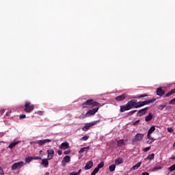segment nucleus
I'll use <instances>...</instances> for the list:
<instances>
[{
	"mask_svg": "<svg viewBox=\"0 0 175 175\" xmlns=\"http://www.w3.org/2000/svg\"><path fill=\"white\" fill-rule=\"evenodd\" d=\"M96 106L100 107V103L95 101L94 99L87 100L85 103H82V109H90Z\"/></svg>",
	"mask_w": 175,
	"mask_h": 175,
	"instance_id": "1",
	"label": "nucleus"
},
{
	"mask_svg": "<svg viewBox=\"0 0 175 175\" xmlns=\"http://www.w3.org/2000/svg\"><path fill=\"white\" fill-rule=\"evenodd\" d=\"M144 139V134L143 133H137L134 137V139L132 140V144L135 146V144H137V143L142 142Z\"/></svg>",
	"mask_w": 175,
	"mask_h": 175,
	"instance_id": "2",
	"label": "nucleus"
},
{
	"mask_svg": "<svg viewBox=\"0 0 175 175\" xmlns=\"http://www.w3.org/2000/svg\"><path fill=\"white\" fill-rule=\"evenodd\" d=\"M33 109H35V106L33 104H31V102H25L24 109L25 113H31V111H33Z\"/></svg>",
	"mask_w": 175,
	"mask_h": 175,
	"instance_id": "3",
	"label": "nucleus"
},
{
	"mask_svg": "<svg viewBox=\"0 0 175 175\" xmlns=\"http://www.w3.org/2000/svg\"><path fill=\"white\" fill-rule=\"evenodd\" d=\"M98 122H100V120H96V121L92 122L90 123L86 124L82 128V131H83L84 132H87V131H88V129H90V128H91V126H94V125H96V124H98Z\"/></svg>",
	"mask_w": 175,
	"mask_h": 175,
	"instance_id": "4",
	"label": "nucleus"
},
{
	"mask_svg": "<svg viewBox=\"0 0 175 175\" xmlns=\"http://www.w3.org/2000/svg\"><path fill=\"white\" fill-rule=\"evenodd\" d=\"M98 110H99V107H96L88 111L85 117H91V116L95 115L96 113H98Z\"/></svg>",
	"mask_w": 175,
	"mask_h": 175,
	"instance_id": "5",
	"label": "nucleus"
},
{
	"mask_svg": "<svg viewBox=\"0 0 175 175\" xmlns=\"http://www.w3.org/2000/svg\"><path fill=\"white\" fill-rule=\"evenodd\" d=\"M23 166H24V162L23 161L15 163L12 165V170H17V169H20Z\"/></svg>",
	"mask_w": 175,
	"mask_h": 175,
	"instance_id": "6",
	"label": "nucleus"
},
{
	"mask_svg": "<svg viewBox=\"0 0 175 175\" xmlns=\"http://www.w3.org/2000/svg\"><path fill=\"white\" fill-rule=\"evenodd\" d=\"M127 103L130 106V109H137V100L135 99L131 100Z\"/></svg>",
	"mask_w": 175,
	"mask_h": 175,
	"instance_id": "7",
	"label": "nucleus"
},
{
	"mask_svg": "<svg viewBox=\"0 0 175 175\" xmlns=\"http://www.w3.org/2000/svg\"><path fill=\"white\" fill-rule=\"evenodd\" d=\"M47 158L49 159V161L53 159V158H54V155L55 154V152H54L53 149H49L47 150Z\"/></svg>",
	"mask_w": 175,
	"mask_h": 175,
	"instance_id": "8",
	"label": "nucleus"
},
{
	"mask_svg": "<svg viewBox=\"0 0 175 175\" xmlns=\"http://www.w3.org/2000/svg\"><path fill=\"white\" fill-rule=\"evenodd\" d=\"M128 97V95L126 94H123L120 96H118L116 97V100L117 102H122L123 100H125V99Z\"/></svg>",
	"mask_w": 175,
	"mask_h": 175,
	"instance_id": "9",
	"label": "nucleus"
},
{
	"mask_svg": "<svg viewBox=\"0 0 175 175\" xmlns=\"http://www.w3.org/2000/svg\"><path fill=\"white\" fill-rule=\"evenodd\" d=\"M128 110H131L130 106L129 105L128 103L124 105L120 106V113H124V111H126Z\"/></svg>",
	"mask_w": 175,
	"mask_h": 175,
	"instance_id": "10",
	"label": "nucleus"
},
{
	"mask_svg": "<svg viewBox=\"0 0 175 175\" xmlns=\"http://www.w3.org/2000/svg\"><path fill=\"white\" fill-rule=\"evenodd\" d=\"M147 110H148V107L140 109L138 111L137 115L139 116V117H142V116H144L146 113H147Z\"/></svg>",
	"mask_w": 175,
	"mask_h": 175,
	"instance_id": "11",
	"label": "nucleus"
},
{
	"mask_svg": "<svg viewBox=\"0 0 175 175\" xmlns=\"http://www.w3.org/2000/svg\"><path fill=\"white\" fill-rule=\"evenodd\" d=\"M156 94L158 96H163V95H165V90H162V88H158Z\"/></svg>",
	"mask_w": 175,
	"mask_h": 175,
	"instance_id": "12",
	"label": "nucleus"
},
{
	"mask_svg": "<svg viewBox=\"0 0 175 175\" xmlns=\"http://www.w3.org/2000/svg\"><path fill=\"white\" fill-rule=\"evenodd\" d=\"M92 166H94V163L92 162V161H88L85 165V170H90V169H91Z\"/></svg>",
	"mask_w": 175,
	"mask_h": 175,
	"instance_id": "13",
	"label": "nucleus"
},
{
	"mask_svg": "<svg viewBox=\"0 0 175 175\" xmlns=\"http://www.w3.org/2000/svg\"><path fill=\"white\" fill-rule=\"evenodd\" d=\"M30 144H31V146H33L34 144H39V146H43V144H44V139L40 140V141L31 142L30 143Z\"/></svg>",
	"mask_w": 175,
	"mask_h": 175,
	"instance_id": "14",
	"label": "nucleus"
},
{
	"mask_svg": "<svg viewBox=\"0 0 175 175\" xmlns=\"http://www.w3.org/2000/svg\"><path fill=\"white\" fill-rule=\"evenodd\" d=\"M60 148L62 150H67V148H69V143H68V142L62 143L60 146Z\"/></svg>",
	"mask_w": 175,
	"mask_h": 175,
	"instance_id": "15",
	"label": "nucleus"
},
{
	"mask_svg": "<svg viewBox=\"0 0 175 175\" xmlns=\"http://www.w3.org/2000/svg\"><path fill=\"white\" fill-rule=\"evenodd\" d=\"M88 151H90V146L83 147L80 149V150L79 151V154L81 155L83 152H88Z\"/></svg>",
	"mask_w": 175,
	"mask_h": 175,
	"instance_id": "16",
	"label": "nucleus"
},
{
	"mask_svg": "<svg viewBox=\"0 0 175 175\" xmlns=\"http://www.w3.org/2000/svg\"><path fill=\"white\" fill-rule=\"evenodd\" d=\"M157 100V98H152L150 100H146L144 102V106H146V105H150V103H154Z\"/></svg>",
	"mask_w": 175,
	"mask_h": 175,
	"instance_id": "17",
	"label": "nucleus"
},
{
	"mask_svg": "<svg viewBox=\"0 0 175 175\" xmlns=\"http://www.w3.org/2000/svg\"><path fill=\"white\" fill-rule=\"evenodd\" d=\"M122 163H124V160L121 157H118L115 160V165L118 166V165H121Z\"/></svg>",
	"mask_w": 175,
	"mask_h": 175,
	"instance_id": "18",
	"label": "nucleus"
},
{
	"mask_svg": "<svg viewBox=\"0 0 175 175\" xmlns=\"http://www.w3.org/2000/svg\"><path fill=\"white\" fill-rule=\"evenodd\" d=\"M151 120H152V113H149L148 115L145 117V121L146 122H148L151 121Z\"/></svg>",
	"mask_w": 175,
	"mask_h": 175,
	"instance_id": "19",
	"label": "nucleus"
},
{
	"mask_svg": "<svg viewBox=\"0 0 175 175\" xmlns=\"http://www.w3.org/2000/svg\"><path fill=\"white\" fill-rule=\"evenodd\" d=\"M173 94H175V89H172V90H171L170 92H168L165 95V98H169V96H172V95H173Z\"/></svg>",
	"mask_w": 175,
	"mask_h": 175,
	"instance_id": "20",
	"label": "nucleus"
},
{
	"mask_svg": "<svg viewBox=\"0 0 175 175\" xmlns=\"http://www.w3.org/2000/svg\"><path fill=\"white\" fill-rule=\"evenodd\" d=\"M118 144V147H121V146H125V140L124 139H120L117 142Z\"/></svg>",
	"mask_w": 175,
	"mask_h": 175,
	"instance_id": "21",
	"label": "nucleus"
},
{
	"mask_svg": "<svg viewBox=\"0 0 175 175\" xmlns=\"http://www.w3.org/2000/svg\"><path fill=\"white\" fill-rule=\"evenodd\" d=\"M20 142H12L8 146V148H13L15 146H17V144H19Z\"/></svg>",
	"mask_w": 175,
	"mask_h": 175,
	"instance_id": "22",
	"label": "nucleus"
},
{
	"mask_svg": "<svg viewBox=\"0 0 175 175\" xmlns=\"http://www.w3.org/2000/svg\"><path fill=\"white\" fill-rule=\"evenodd\" d=\"M62 162H65V163H68L70 162V157L65 156L63 159Z\"/></svg>",
	"mask_w": 175,
	"mask_h": 175,
	"instance_id": "23",
	"label": "nucleus"
},
{
	"mask_svg": "<svg viewBox=\"0 0 175 175\" xmlns=\"http://www.w3.org/2000/svg\"><path fill=\"white\" fill-rule=\"evenodd\" d=\"M142 166V161L138 162L137 164H135L134 166H133L132 169L133 170H137V168Z\"/></svg>",
	"mask_w": 175,
	"mask_h": 175,
	"instance_id": "24",
	"label": "nucleus"
},
{
	"mask_svg": "<svg viewBox=\"0 0 175 175\" xmlns=\"http://www.w3.org/2000/svg\"><path fill=\"white\" fill-rule=\"evenodd\" d=\"M158 170H162V166L156 165L152 169V172H158Z\"/></svg>",
	"mask_w": 175,
	"mask_h": 175,
	"instance_id": "25",
	"label": "nucleus"
},
{
	"mask_svg": "<svg viewBox=\"0 0 175 175\" xmlns=\"http://www.w3.org/2000/svg\"><path fill=\"white\" fill-rule=\"evenodd\" d=\"M155 155L154 154V153H152L150 154H149L146 159L148 161H152V159H154Z\"/></svg>",
	"mask_w": 175,
	"mask_h": 175,
	"instance_id": "26",
	"label": "nucleus"
},
{
	"mask_svg": "<svg viewBox=\"0 0 175 175\" xmlns=\"http://www.w3.org/2000/svg\"><path fill=\"white\" fill-rule=\"evenodd\" d=\"M155 131V126H152L150 129H149V130H148V135H151L153 132H154Z\"/></svg>",
	"mask_w": 175,
	"mask_h": 175,
	"instance_id": "27",
	"label": "nucleus"
},
{
	"mask_svg": "<svg viewBox=\"0 0 175 175\" xmlns=\"http://www.w3.org/2000/svg\"><path fill=\"white\" fill-rule=\"evenodd\" d=\"M143 106H144V101L137 102V109H139V107H143Z\"/></svg>",
	"mask_w": 175,
	"mask_h": 175,
	"instance_id": "28",
	"label": "nucleus"
},
{
	"mask_svg": "<svg viewBox=\"0 0 175 175\" xmlns=\"http://www.w3.org/2000/svg\"><path fill=\"white\" fill-rule=\"evenodd\" d=\"M110 172H114L116 170V165L112 164L109 167Z\"/></svg>",
	"mask_w": 175,
	"mask_h": 175,
	"instance_id": "29",
	"label": "nucleus"
},
{
	"mask_svg": "<svg viewBox=\"0 0 175 175\" xmlns=\"http://www.w3.org/2000/svg\"><path fill=\"white\" fill-rule=\"evenodd\" d=\"M105 166V163L103 161L100 162L98 166L96 167L97 169H102Z\"/></svg>",
	"mask_w": 175,
	"mask_h": 175,
	"instance_id": "30",
	"label": "nucleus"
},
{
	"mask_svg": "<svg viewBox=\"0 0 175 175\" xmlns=\"http://www.w3.org/2000/svg\"><path fill=\"white\" fill-rule=\"evenodd\" d=\"M31 161H33V157H26L25 158V162L28 163V162H31Z\"/></svg>",
	"mask_w": 175,
	"mask_h": 175,
	"instance_id": "31",
	"label": "nucleus"
},
{
	"mask_svg": "<svg viewBox=\"0 0 175 175\" xmlns=\"http://www.w3.org/2000/svg\"><path fill=\"white\" fill-rule=\"evenodd\" d=\"M146 96H148V94H139V95L137 96V98L139 99H140L142 98H146Z\"/></svg>",
	"mask_w": 175,
	"mask_h": 175,
	"instance_id": "32",
	"label": "nucleus"
},
{
	"mask_svg": "<svg viewBox=\"0 0 175 175\" xmlns=\"http://www.w3.org/2000/svg\"><path fill=\"white\" fill-rule=\"evenodd\" d=\"M88 139H90V136L84 135L83 137H82L81 138V140H83V141L85 142L86 140H88Z\"/></svg>",
	"mask_w": 175,
	"mask_h": 175,
	"instance_id": "33",
	"label": "nucleus"
},
{
	"mask_svg": "<svg viewBox=\"0 0 175 175\" xmlns=\"http://www.w3.org/2000/svg\"><path fill=\"white\" fill-rule=\"evenodd\" d=\"M98 172H99L98 168H97V167L92 171V172L91 173V175H95L96 174V173H98Z\"/></svg>",
	"mask_w": 175,
	"mask_h": 175,
	"instance_id": "34",
	"label": "nucleus"
},
{
	"mask_svg": "<svg viewBox=\"0 0 175 175\" xmlns=\"http://www.w3.org/2000/svg\"><path fill=\"white\" fill-rule=\"evenodd\" d=\"M169 170H170V172H174V170H175V163L169 167Z\"/></svg>",
	"mask_w": 175,
	"mask_h": 175,
	"instance_id": "35",
	"label": "nucleus"
},
{
	"mask_svg": "<svg viewBox=\"0 0 175 175\" xmlns=\"http://www.w3.org/2000/svg\"><path fill=\"white\" fill-rule=\"evenodd\" d=\"M49 166V159H44V167Z\"/></svg>",
	"mask_w": 175,
	"mask_h": 175,
	"instance_id": "36",
	"label": "nucleus"
},
{
	"mask_svg": "<svg viewBox=\"0 0 175 175\" xmlns=\"http://www.w3.org/2000/svg\"><path fill=\"white\" fill-rule=\"evenodd\" d=\"M148 139H149L150 140H152V142H155V139H154V137H151V135L148 134Z\"/></svg>",
	"mask_w": 175,
	"mask_h": 175,
	"instance_id": "37",
	"label": "nucleus"
},
{
	"mask_svg": "<svg viewBox=\"0 0 175 175\" xmlns=\"http://www.w3.org/2000/svg\"><path fill=\"white\" fill-rule=\"evenodd\" d=\"M139 122H140V120H137L133 122V125H134V126H136V125H139Z\"/></svg>",
	"mask_w": 175,
	"mask_h": 175,
	"instance_id": "38",
	"label": "nucleus"
},
{
	"mask_svg": "<svg viewBox=\"0 0 175 175\" xmlns=\"http://www.w3.org/2000/svg\"><path fill=\"white\" fill-rule=\"evenodd\" d=\"M167 132H169L170 133H172V132H173V129L172 127H168L167 129Z\"/></svg>",
	"mask_w": 175,
	"mask_h": 175,
	"instance_id": "39",
	"label": "nucleus"
},
{
	"mask_svg": "<svg viewBox=\"0 0 175 175\" xmlns=\"http://www.w3.org/2000/svg\"><path fill=\"white\" fill-rule=\"evenodd\" d=\"M53 140L51 139H44V143H51Z\"/></svg>",
	"mask_w": 175,
	"mask_h": 175,
	"instance_id": "40",
	"label": "nucleus"
},
{
	"mask_svg": "<svg viewBox=\"0 0 175 175\" xmlns=\"http://www.w3.org/2000/svg\"><path fill=\"white\" fill-rule=\"evenodd\" d=\"M150 149H151V147H147L144 148V152H147V151H150Z\"/></svg>",
	"mask_w": 175,
	"mask_h": 175,
	"instance_id": "41",
	"label": "nucleus"
},
{
	"mask_svg": "<svg viewBox=\"0 0 175 175\" xmlns=\"http://www.w3.org/2000/svg\"><path fill=\"white\" fill-rule=\"evenodd\" d=\"M19 118L20 120H23V118H25V114H21Z\"/></svg>",
	"mask_w": 175,
	"mask_h": 175,
	"instance_id": "42",
	"label": "nucleus"
},
{
	"mask_svg": "<svg viewBox=\"0 0 175 175\" xmlns=\"http://www.w3.org/2000/svg\"><path fill=\"white\" fill-rule=\"evenodd\" d=\"M170 105H175V98L170 102Z\"/></svg>",
	"mask_w": 175,
	"mask_h": 175,
	"instance_id": "43",
	"label": "nucleus"
},
{
	"mask_svg": "<svg viewBox=\"0 0 175 175\" xmlns=\"http://www.w3.org/2000/svg\"><path fill=\"white\" fill-rule=\"evenodd\" d=\"M137 110H133L129 112L130 116H133V114H135Z\"/></svg>",
	"mask_w": 175,
	"mask_h": 175,
	"instance_id": "44",
	"label": "nucleus"
},
{
	"mask_svg": "<svg viewBox=\"0 0 175 175\" xmlns=\"http://www.w3.org/2000/svg\"><path fill=\"white\" fill-rule=\"evenodd\" d=\"M64 155H68V154H70V150H66L64 152Z\"/></svg>",
	"mask_w": 175,
	"mask_h": 175,
	"instance_id": "45",
	"label": "nucleus"
},
{
	"mask_svg": "<svg viewBox=\"0 0 175 175\" xmlns=\"http://www.w3.org/2000/svg\"><path fill=\"white\" fill-rule=\"evenodd\" d=\"M5 173L3 172V170H2V167H0V175H4Z\"/></svg>",
	"mask_w": 175,
	"mask_h": 175,
	"instance_id": "46",
	"label": "nucleus"
},
{
	"mask_svg": "<svg viewBox=\"0 0 175 175\" xmlns=\"http://www.w3.org/2000/svg\"><path fill=\"white\" fill-rule=\"evenodd\" d=\"M165 107H166V105H160L161 110L164 109H165Z\"/></svg>",
	"mask_w": 175,
	"mask_h": 175,
	"instance_id": "47",
	"label": "nucleus"
},
{
	"mask_svg": "<svg viewBox=\"0 0 175 175\" xmlns=\"http://www.w3.org/2000/svg\"><path fill=\"white\" fill-rule=\"evenodd\" d=\"M70 175H79V174H77L76 172H72L70 174Z\"/></svg>",
	"mask_w": 175,
	"mask_h": 175,
	"instance_id": "48",
	"label": "nucleus"
},
{
	"mask_svg": "<svg viewBox=\"0 0 175 175\" xmlns=\"http://www.w3.org/2000/svg\"><path fill=\"white\" fill-rule=\"evenodd\" d=\"M57 154H58V155H62V150H58L57 151Z\"/></svg>",
	"mask_w": 175,
	"mask_h": 175,
	"instance_id": "49",
	"label": "nucleus"
},
{
	"mask_svg": "<svg viewBox=\"0 0 175 175\" xmlns=\"http://www.w3.org/2000/svg\"><path fill=\"white\" fill-rule=\"evenodd\" d=\"M33 159H42V158H40V157H34Z\"/></svg>",
	"mask_w": 175,
	"mask_h": 175,
	"instance_id": "50",
	"label": "nucleus"
},
{
	"mask_svg": "<svg viewBox=\"0 0 175 175\" xmlns=\"http://www.w3.org/2000/svg\"><path fill=\"white\" fill-rule=\"evenodd\" d=\"M3 113H5V109H1V111H0V114H3Z\"/></svg>",
	"mask_w": 175,
	"mask_h": 175,
	"instance_id": "51",
	"label": "nucleus"
},
{
	"mask_svg": "<svg viewBox=\"0 0 175 175\" xmlns=\"http://www.w3.org/2000/svg\"><path fill=\"white\" fill-rule=\"evenodd\" d=\"M10 113H12V111H8L6 113L7 117H9L10 116Z\"/></svg>",
	"mask_w": 175,
	"mask_h": 175,
	"instance_id": "52",
	"label": "nucleus"
},
{
	"mask_svg": "<svg viewBox=\"0 0 175 175\" xmlns=\"http://www.w3.org/2000/svg\"><path fill=\"white\" fill-rule=\"evenodd\" d=\"M38 114H39L40 116H43V111H39L38 112Z\"/></svg>",
	"mask_w": 175,
	"mask_h": 175,
	"instance_id": "53",
	"label": "nucleus"
},
{
	"mask_svg": "<svg viewBox=\"0 0 175 175\" xmlns=\"http://www.w3.org/2000/svg\"><path fill=\"white\" fill-rule=\"evenodd\" d=\"M77 173L78 175H80V174L81 173V169L79 170Z\"/></svg>",
	"mask_w": 175,
	"mask_h": 175,
	"instance_id": "54",
	"label": "nucleus"
},
{
	"mask_svg": "<svg viewBox=\"0 0 175 175\" xmlns=\"http://www.w3.org/2000/svg\"><path fill=\"white\" fill-rule=\"evenodd\" d=\"M142 175H150V174L148 172H143Z\"/></svg>",
	"mask_w": 175,
	"mask_h": 175,
	"instance_id": "55",
	"label": "nucleus"
},
{
	"mask_svg": "<svg viewBox=\"0 0 175 175\" xmlns=\"http://www.w3.org/2000/svg\"><path fill=\"white\" fill-rule=\"evenodd\" d=\"M170 159H172V160H174L175 159V156H172L170 158Z\"/></svg>",
	"mask_w": 175,
	"mask_h": 175,
	"instance_id": "56",
	"label": "nucleus"
},
{
	"mask_svg": "<svg viewBox=\"0 0 175 175\" xmlns=\"http://www.w3.org/2000/svg\"><path fill=\"white\" fill-rule=\"evenodd\" d=\"M42 165H44V159L42 160Z\"/></svg>",
	"mask_w": 175,
	"mask_h": 175,
	"instance_id": "57",
	"label": "nucleus"
},
{
	"mask_svg": "<svg viewBox=\"0 0 175 175\" xmlns=\"http://www.w3.org/2000/svg\"><path fill=\"white\" fill-rule=\"evenodd\" d=\"M40 154L41 155H43V151H42V150H40Z\"/></svg>",
	"mask_w": 175,
	"mask_h": 175,
	"instance_id": "58",
	"label": "nucleus"
},
{
	"mask_svg": "<svg viewBox=\"0 0 175 175\" xmlns=\"http://www.w3.org/2000/svg\"><path fill=\"white\" fill-rule=\"evenodd\" d=\"M124 142H128V139H125Z\"/></svg>",
	"mask_w": 175,
	"mask_h": 175,
	"instance_id": "59",
	"label": "nucleus"
},
{
	"mask_svg": "<svg viewBox=\"0 0 175 175\" xmlns=\"http://www.w3.org/2000/svg\"><path fill=\"white\" fill-rule=\"evenodd\" d=\"M46 175H49V173H46Z\"/></svg>",
	"mask_w": 175,
	"mask_h": 175,
	"instance_id": "60",
	"label": "nucleus"
}]
</instances>
